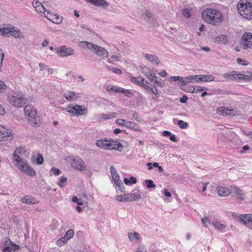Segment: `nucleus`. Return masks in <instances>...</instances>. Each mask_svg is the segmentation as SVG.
<instances>
[{"label":"nucleus","mask_w":252,"mask_h":252,"mask_svg":"<svg viewBox=\"0 0 252 252\" xmlns=\"http://www.w3.org/2000/svg\"><path fill=\"white\" fill-rule=\"evenodd\" d=\"M64 96L69 101L75 100L78 98L75 93L72 91L66 92L64 94Z\"/></svg>","instance_id":"412c9836"},{"label":"nucleus","mask_w":252,"mask_h":252,"mask_svg":"<svg viewBox=\"0 0 252 252\" xmlns=\"http://www.w3.org/2000/svg\"><path fill=\"white\" fill-rule=\"evenodd\" d=\"M178 125L181 128L185 129L188 126V124L187 122H184L182 120H179L178 121Z\"/></svg>","instance_id":"4c0bfd02"},{"label":"nucleus","mask_w":252,"mask_h":252,"mask_svg":"<svg viewBox=\"0 0 252 252\" xmlns=\"http://www.w3.org/2000/svg\"><path fill=\"white\" fill-rule=\"evenodd\" d=\"M57 54L61 57H67L73 54V50L70 48H66L65 46L56 49Z\"/></svg>","instance_id":"9d476101"},{"label":"nucleus","mask_w":252,"mask_h":252,"mask_svg":"<svg viewBox=\"0 0 252 252\" xmlns=\"http://www.w3.org/2000/svg\"><path fill=\"white\" fill-rule=\"evenodd\" d=\"M24 114L28 116V122L32 126H38L40 124V119L37 115V110L30 105L24 107Z\"/></svg>","instance_id":"20e7f679"},{"label":"nucleus","mask_w":252,"mask_h":252,"mask_svg":"<svg viewBox=\"0 0 252 252\" xmlns=\"http://www.w3.org/2000/svg\"><path fill=\"white\" fill-rule=\"evenodd\" d=\"M4 54L1 49H0V71L2 64V61L3 60Z\"/></svg>","instance_id":"09e8293b"},{"label":"nucleus","mask_w":252,"mask_h":252,"mask_svg":"<svg viewBox=\"0 0 252 252\" xmlns=\"http://www.w3.org/2000/svg\"><path fill=\"white\" fill-rule=\"evenodd\" d=\"M0 135H1L0 137L2 141L6 140L7 137L13 136L12 130L7 129L4 127H3V130H1V131H0Z\"/></svg>","instance_id":"4468645a"},{"label":"nucleus","mask_w":252,"mask_h":252,"mask_svg":"<svg viewBox=\"0 0 252 252\" xmlns=\"http://www.w3.org/2000/svg\"><path fill=\"white\" fill-rule=\"evenodd\" d=\"M86 1L95 6L102 7L103 8H106L108 5V3L105 0H86Z\"/></svg>","instance_id":"ddd939ff"},{"label":"nucleus","mask_w":252,"mask_h":252,"mask_svg":"<svg viewBox=\"0 0 252 252\" xmlns=\"http://www.w3.org/2000/svg\"><path fill=\"white\" fill-rule=\"evenodd\" d=\"M139 69L140 71L145 74L149 79H150V77L149 76V71L150 69L148 68L146 66H140Z\"/></svg>","instance_id":"2f4dec72"},{"label":"nucleus","mask_w":252,"mask_h":252,"mask_svg":"<svg viewBox=\"0 0 252 252\" xmlns=\"http://www.w3.org/2000/svg\"><path fill=\"white\" fill-rule=\"evenodd\" d=\"M238 76H240L239 74H238L236 71H231L228 73H225L224 74V77L227 79L236 80L238 79Z\"/></svg>","instance_id":"5701e85b"},{"label":"nucleus","mask_w":252,"mask_h":252,"mask_svg":"<svg viewBox=\"0 0 252 252\" xmlns=\"http://www.w3.org/2000/svg\"><path fill=\"white\" fill-rule=\"evenodd\" d=\"M68 240L69 239L65 237V236L64 235L63 238L61 239L60 241H57V245L58 246H60V244L61 243V242H63V244H65L66 243Z\"/></svg>","instance_id":"603ef678"},{"label":"nucleus","mask_w":252,"mask_h":252,"mask_svg":"<svg viewBox=\"0 0 252 252\" xmlns=\"http://www.w3.org/2000/svg\"><path fill=\"white\" fill-rule=\"evenodd\" d=\"M144 56L152 63H155L156 64H158L160 63V61L158 58L156 56L152 54H145Z\"/></svg>","instance_id":"a211bd4d"},{"label":"nucleus","mask_w":252,"mask_h":252,"mask_svg":"<svg viewBox=\"0 0 252 252\" xmlns=\"http://www.w3.org/2000/svg\"><path fill=\"white\" fill-rule=\"evenodd\" d=\"M145 181L148 188H154L156 187V185L154 184V182L152 180H146Z\"/></svg>","instance_id":"58836bf2"},{"label":"nucleus","mask_w":252,"mask_h":252,"mask_svg":"<svg viewBox=\"0 0 252 252\" xmlns=\"http://www.w3.org/2000/svg\"><path fill=\"white\" fill-rule=\"evenodd\" d=\"M205 78L206 77L204 75H195L194 77V80L197 82L204 81Z\"/></svg>","instance_id":"e433bc0d"},{"label":"nucleus","mask_w":252,"mask_h":252,"mask_svg":"<svg viewBox=\"0 0 252 252\" xmlns=\"http://www.w3.org/2000/svg\"><path fill=\"white\" fill-rule=\"evenodd\" d=\"M156 84L159 87H162L165 85L164 81L161 78H158V80H156Z\"/></svg>","instance_id":"49530a36"},{"label":"nucleus","mask_w":252,"mask_h":252,"mask_svg":"<svg viewBox=\"0 0 252 252\" xmlns=\"http://www.w3.org/2000/svg\"><path fill=\"white\" fill-rule=\"evenodd\" d=\"M45 17L50 21L57 24H60L62 21V17L57 14L54 15H50V17H48V16L46 15L45 14Z\"/></svg>","instance_id":"dca6fc26"},{"label":"nucleus","mask_w":252,"mask_h":252,"mask_svg":"<svg viewBox=\"0 0 252 252\" xmlns=\"http://www.w3.org/2000/svg\"><path fill=\"white\" fill-rule=\"evenodd\" d=\"M234 192L237 196V199L239 200L242 201L245 199V194L242 189L237 187L234 188Z\"/></svg>","instance_id":"aec40b11"},{"label":"nucleus","mask_w":252,"mask_h":252,"mask_svg":"<svg viewBox=\"0 0 252 252\" xmlns=\"http://www.w3.org/2000/svg\"><path fill=\"white\" fill-rule=\"evenodd\" d=\"M124 197H125V194L121 195H117L115 197V198L117 201H118L119 202H123V201H125Z\"/></svg>","instance_id":"bf43d9fd"},{"label":"nucleus","mask_w":252,"mask_h":252,"mask_svg":"<svg viewBox=\"0 0 252 252\" xmlns=\"http://www.w3.org/2000/svg\"><path fill=\"white\" fill-rule=\"evenodd\" d=\"M135 252H147V251L144 245H140Z\"/></svg>","instance_id":"de8ad7c7"},{"label":"nucleus","mask_w":252,"mask_h":252,"mask_svg":"<svg viewBox=\"0 0 252 252\" xmlns=\"http://www.w3.org/2000/svg\"><path fill=\"white\" fill-rule=\"evenodd\" d=\"M183 14L186 18H189L190 16V13L189 10L186 8L183 9Z\"/></svg>","instance_id":"3c124183"},{"label":"nucleus","mask_w":252,"mask_h":252,"mask_svg":"<svg viewBox=\"0 0 252 252\" xmlns=\"http://www.w3.org/2000/svg\"><path fill=\"white\" fill-rule=\"evenodd\" d=\"M107 142L108 140H106V139L104 140L100 139L96 141V145L104 149H107Z\"/></svg>","instance_id":"bb28decb"},{"label":"nucleus","mask_w":252,"mask_h":252,"mask_svg":"<svg viewBox=\"0 0 252 252\" xmlns=\"http://www.w3.org/2000/svg\"><path fill=\"white\" fill-rule=\"evenodd\" d=\"M239 75L240 76H238V79L239 80H243L245 81L248 82H250L252 80V73L250 72H247V74L245 75L239 74Z\"/></svg>","instance_id":"393cba45"},{"label":"nucleus","mask_w":252,"mask_h":252,"mask_svg":"<svg viewBox=\"0 0 252 252\" xmlns=\"http://www.w3.org/2000/svg\"><path fill=\"white\" fill-rule=\"evenodd\" d=\"M188 97L187 95H184L182 97L180 98V102L181 103H186Z\"/></svg>","instance_id":"774afa93"},{"label":"nucleus","mask_w":252,"mask_h":252,"mask_svg":"<svg viewBox=\"0 0 252 252\" xmlns=\"http://www.w3.org/2000/svg\"><path fill=\"white\" fill-rule=\"evenodd\" d=\"M35 10L37 12H43L44 15L45 14V12L46 11L45 8L42 4L39 5L38 8H36Z\"/></svg>","instance_id":"a18cd8bd"},{"label":"nucleus","mask_w":252,"mask_h":252,"mask_svg":"<svg viewBox=\"0 0 252 252\" xmlns=\"http://www.w3.org/2000/svg\"><path fill=\"white\" fill-rule=\"evenodd\" d=\"M128 236L131 241L137 240L140 237V235L138 232L128 233Z\"/></svg>","instance_id":"c756f323"},{"label":"nucleus","mask_w":252,"mask_h":252,"mask_svg":"<svg viewBox=\"0 0 252 252\" xmlns=\"http://www.w3.org/2000/svg\"><path fill=\"white\" fill-rule=\"evenodd\" d=\"M132 117H133V118L135 120H136L137 121H138L139 122H141L143 121V120L142 119L141 117H139L138 116L137 113H133Z\"/></svg>","instance_id":"864d4df0"},{"label":"nucleus","mask_w":252,"mask_h":252,"mask_svg":"<svg viewBox=\"0 0 252 252\" xmlns=\"http://www.w3.org/2000/svg\"><path fill=\"white\" fill-rule=\"evenodd\" d=\"M118 187L119 189L122 192H126L125 190V187L122 181L119 182L117 184H115Z\"/></svg>","instance_id":"79ce46f5"},{"label":"nucleus","mask_w":252,"mask_h":252,"mask_svg":"<svg viewBox=\"0 0 252 252\" xmlns=\"http://www.w3.org/2000/svg\"><path fill=\"white\" fill-rule=\"evenodd\" d=\"M149 76L150 77V80L151 79V78H158V76H156V73L152 70L150 69L149 71Z\"/></svg>","instance_id":"5fc2aeb1"},{"label":"nucleus","mask_w":252,"mask_h":252,"mask_svg":"<svg viewBox=\"0 0 252 252\" xmlns=\"http://www.w3.org/2000/svg\"><path fill=\"white\" fill-rule=\"evenodd\" d=\"M148 85H149V83L146 81L145 83H144V82H143V84L141 85V87H143L146 90L150 91V89H151V88Z\"/></svg>","instance_id":"052dcab7"},{"label":"nucleus","mask_w":252,"mask_h":252,"mask_svg":"<svg viewBox=\"0 0 252 252\" xmlns=\"http://www.w3.org/2000/svg\"><path fill=\"white\" fill-rule=\"evenodd\" d=\"M74 231L73 230L70 229L68 230L65 234V237L67 238L68 239L72 238L74 235Z\"/></svg>","instance_id":"37998d69"},{"label":"nucleus","mask_w":252,"mask_h":252,"mask_svg":"<svg viewBox=\"0 0 252 252\" xmlns=\"http://www.w3.org/2000/svg\"><path fill=\"white\" fill-rule=\"evenodd\" d=\"M13 244L14 243L11 241L10 239L9 238L4 237V238H2V245L1 248H3L7 246H10Z\"/></svg>","instance_id":"c85d7f7f"},{"label":"nucleus","mask_w":252,"mask_h":252,"mask_svg":"<svg viewBox=\"0 0 252 252\" xmlns=\"http://www.w3.org/2000/svg\"><path fill=\"white\" fill-rule=\"evenodd\" d=\"M22 203L27 204H34L37 203L35 199L30 195H26L21 199Z\"/></svg>","instance_id":"f3484780"},{"label":"nucleus","mask_w":252,"mask_h":252,"mask_svg":"<svg viewBox=\"0 0 252 252\" xmlns=\"http://www.w3.org/2000/svg\"><path fill=\"white\" fill-rule=\"evenodd\" d=\"M71 165L77 170L83 171L85 169L84 162L80 158H76L73 160Z\"/></svg>","instance_id":"9b49d317"},{"label":"nucleus","mask_w":252,"mask_h":252,"mask_svg":"<svg viewBox=\"0 0 252 252\" xmlns=\"http://www.w3.org/2000/svg\"><path fill=\"white\" fill-rule=\"evenodd\" d=\"M11 27V25L5 24L0 25V33L3 35L9 36L11 30H12Z\"/></svg>","instance_id":"f8f14e48"},{"label":"nucleus","mask_w":252,"mask_h":252,"mask_svg":"<svg viewBox=\"0 0 252 252\" xmlns=\"http://www.w3.org/2000/svg\"><path fill=\"white\" fill-rule=\"evenodd\" d=\"M237 63L239 64H241V65H246L247 64V63H246L245 62H246V60H243V59L240 58H237Z\"/></svg>","instance_id":"e2e57ef3"},{"label":"nucleus","mask_w":252,"mask_h":252,"mask_svg":"<svg viewBox=\"0 0 252 252\" xmlns=\"http://www.w3.org/2000/svg\"><path fill=\"white\" fill-rule=\"evenodd\" d=\"M19 248L20 246L19 245L13 244L2 248V252H11L12 250L15 251Z\"/></svg>","instance_id":"b1692460"},{"label":"nucleus","mask_w":252,"mask_h":252,"mask_svg":"<svg viewBox=\"0 0 252 252\" xmlns=\"http://www.w3.org/2000/svg\"><path fill=\"white\" fill-rule=\"evenodd\" d=\"M125 122V120L124 119H118L115 121L117 125H118L119 126H124V124H125V123H124Z\"/></svg>","instance_id":"338daca9"},{"label":"nucleus","mask_w":252,"mask_h":252,"mask_svg":"<svg viewBox=\"0 0 252 252\" xmlns=\"http://www.w3.org/2000/svg\"><path fill=\"white\" fill-rule=\"evenodd\" d=\"M202 18L205 22L213 26H218L223 21L221 13L213 8H207L203 11Z\"/></svg>","instance_id":"f03ea898"},{"label":"nucleus","mask_w":252,"mask_h":252,"mask_svg":"<svg viewBox=\"0 0 252 252\" xmlns=\"http://www.w3.org/2000/svg\"><path fill=\"white\" fill-rule=\"evenodd\" d=\"M242 43L244 46V49L252 48V33L245 32L242 37Z\"/></svg>","instance_id":"6e6552de"},{"label":"nucleus","mask_w":252,"mask_h":252,"mask_svg":"<svg viewBox=\"0 0 252 252\" xmlns=\"http://www.w3.org/2000/svg\"><path fill=\"white\" fill-rule=\"evenodd\" d=\"M25 153H26V151L24 148L19 147L16 148L13 155L14 164L20 171L25 174L31 177L35 176L36 175L35 170L28 163L26 160L22 159L18 155V154H21Z\"/></svg>","instance_id":"f257e3e1"},{"label":"nucleus","mask_w":252,"mask_h":252,"mask_svg":"<svg viewBox=\"0 0 252 252\" xmlns=\"http://www.w3.org/2000/svg\"><path fill=\"white\" fill-rule=\"evenodd\" d=\"M110 172L111 174L112 178L115 183V184H117L119 182L121 181L120 180V176L118 173L117 172L115 167L111 165L110 167Z\"/></svg>","instance_id":"2eb2a0df"},{"label":"nucleus","mask_w":252,"mask_h":252,"mask_svg":"<svg viewBox=\"0 0 252 252\" xmlns=\"http://www.w3.org/2000/svg\"><path fill=\"white\" fill-rule=\"evenodd\" d=\"M8 101L14 107H21L26 104L28 99L24 94L15 93L8 95Z\"/></svg>","instance_id":"39448f33"},{"label":"nucleus","mask_w":252,"mask_h":252,"mask_svg":"<svg viewBox=\"0 0 252 252\" xmlns=\"http://www.w3.org/2000/svg\"><path fill=\"white\" fill-rule=\"evenodd\" d=\"M237 9L240 14L244 18L252 19V3L248 0H241L237 4Z\"/></svg>","instance_id":"7ed1b4c3"},{"label":"nucleus","mask_w":252,"mask_h":252,"mask_svg":"<svg viewBox=\"0 0 252 252\" xmlns=\"http://www.w3.org/2000/svg\"><path fill=\"white\" fill-rule=\"evenodd\" d=\"M11 29H12V30H11V32H10L9 35H12L15 37H20V32L18 30H16L14 27L12 26Z\"/></svg>","instance_id":"c9c22d12"},{"label":"nucleus","mask_w":252,"mask_h":252,"mask_svg":"<svg viewBox=\"0 0 252 252\" xmlns=\"http://www.w3.org/2000/svg\"><path fill=\"white\" fill-rule=\"evenodd\" d=\"M51 172H52L55 175H59L61 173V172L59 170V169L58 168H56L55 167H52L51 169Z\"/></svg>","instance_id":"6e6d98bb"},{"label":"nucleus","mask_w":252,"mask_h":252,"mask_svg":"<svg viewBox=\"0 0 252 252\" xmlns=\"http://www.w3.org/2000/svg\"><path fill=\"white\" fill-rule=\"evenodd\" d=\"M72 201V202H74L75 203H77L79 205H81L83 204V203L82 202H79L78 201H79V199L78 198L76 197V196H73L72 198V199H71Z\"/></svg>","instance_id":"69168bd1"},{"label":"nucleus","mask_w":252,"mask_h":252,"mask_svg":"<svg viewBox=\"0 0 252 252\" xmlns=\"http://www.w3.org/2000/svg\"><path fill=\"white\" fill-rule=\"evenodd\" d=\"M67 111L69 113L74 115H83L85 114L83 112L86 111V109L83 106L75 105L74 106H72L71 105H69L67 108Z\"/></svg>","instance_id":"0eeeda50"},{"label":"nucleus","mask_w":252,"mask_h":252,"mask_svg":"<svg viewBox=\"0 0 252 252\" xmlns=\"http://www.w3.org/2000/svg\"><path fill=\"white\" fill-rule=\"evenodd\" d=\"M116 116L117 113L115 112H112L109 114H102V119L104 120H107L115 118Z\"/></svg>","instance_id":"72a5a7b5"},{"label":"nucleus","mask_w":252,"mask_h":252,"mask_svg":"<svg viewBox=\"0 0 252 252\" xmlns=\"http://www.w3.org/2000/svg\"><path fill=\"white\" fill-rule=\"evenodd\" d=\"M36 162L37 164H41L43 162V158L41 154H38Z\"/></svg>","instance_id":"c03bdc74"},{"label":"nucleus","mask_w":252,"mask_h":252,"mask_svg":"<svg viewBox=\"0 0 252 252\" xmlns=\"http://www.w3.org/2000/svg\"><path fill=\"white\" fill-rule=\"evenodd\" d=\"M107 149L115 150L118 151H122L123 149V145L118 141H114L112 139L108 140Z\"/></svg>","instance_id":"1a4fd4ad"},{"label":"nucleus","mask_w":252,"mask_h":252,"mask_svg":"<svg viewBox=\"0 0 252 252\" xmlns=\"http://www.w3.org/2000/svg\"><path fill=\"white\" fill-rule=\"evenodd\" d=\"M81 43L83 44L84 47H86L87 48L90 49L98 56H102L103 58L108 57V52L103 47H99L91 42L86 41L81 42Z\"/></svg>","instance_id":"423d86ee"},{"label":"nucleus","mask_w":252,"mask_h":252,"mask_svg":"<svg viewBox=\"0 0 252 252\" xmlns=\"http://www.w3.org/2000/svg\"><path fill=\"white\" fill-rule=\"evenodd\" d=\"M213 224L219 230H222L225 228V225L218 221H213Z\"/></svg>","instance_id":"f704fd0d"},{"label":"nucleus","mask_w":252,"mask_h":252,"mask_svg":"<svg viewBox=\"0 0 252 252\" xmlns=\"http://www.w3.org/2000/svg\"><path fill=\"white\" fill-rule=\"evenodd\" d=\"M32 4L33 6L35 8V9H36L38 8V6L41 5V3L39 2V1L38 0H35L32 2Z\"/></svg>","instance_id":"680f3d73"},{"label":"nucleus","mask_w":252,"mask_h":252,"mask_svg":"<svg viewBox=\"0 0 252 252\" xmlns=\"http://www.w3.org/2000/svg\"><path fill=\"white\" fill-rule=\"evenodd\" d=\"M107 67L109 70L113 71V72L116 74H121L122 73V71L120 69L116 68L112 66H107Z\"/></svg>","instance_id":"a19ab883"},{"label":"nucleus","mask_w":252,"mask_h":252,"mask_svg":"<svg viewBox=\"0 0 252 252\" xmlns=\"http://www.w3.org/2000/svg\"><path fill=\"white\" fill-rule=\"evenodd\" d=\"M226 36L224 35H220L217 36L215 39V42L218 43H224Z\"/></svg>","instance_id":"473e14b6"},{"label":"nucleus","mask_w":252,"mask_h":252,"mask_svg":"<svg viewBox=\"0 0 252 252\" xmlns=\"http://www.w3.org/2000/svg\"><path fill=\"white\" fill-rule=\"evenodd\" d=\"M171 80L176 81H181L183 80V77L181 76H171L170 77Z\"/></svg>","instance_id":"4d7b16f0"},{"label":"nucleus","mask_w":252,"mask_h":252,"mask_svg":"<svg viewBox=\"0 0 252 252\" xmlns=\"http://www.w3.org/2000/svg\"><path fill=\"white\" fill-rule=\"evenodd\" d=\"M6 88V86L4 83L2 81L0 80V91L2 92V90H4Z\"/></svg>","instance_id":"0e129e2a"},{"label":"nucleus","mask_w":252,"mask_h":252,"mask_svg":"<svg viewBox=\"0 0 252 252\" xmlns=\"http://www.w3.org/2000/svg\"><path fill=\"white\" fill-rule=\"evenodd\" d=\"M201 222L204 226L207 227V223L209 222V219L207 217H205L201 219Z\"/></svg>","instance_id":"8fccbe9b"},{"label":"nucleus","mask_w":252,"mask_h":252,"mask_svg":"<svg viewBox=\"0 0 252 252\" xmlns=\"http://www.w3.org/2000/svg\"><path fill=\"white\" fill-rule=\"evenodd\" d=\"M132 193L125 194L124 200L126 202H130L133 201Z\"/></svg>","instance_id":"ea45409f"},{"label":"nucleus","mask_w":252,"mask_h":252,"mask_svg":"<svg viewBox=\"0 0 252 252\" xmlns=\"http://www.w3.org/2000/svg\"><path fill=\"white\" fill-rule=\"evenodd\" d=\"M196 91V89L194 86L192 87H189L187 89H186V92L189 93H193L195 92Z\"/></svg>","instance_id":"13d9d810"},{"label":"nucleus","mask_w":252,"mask_h":252,"mask_svg":"<svg viewBox=\"0 0 252 252\" xmlns=\"http://www.w3.org/2000/svg\"><path fill=\"white\" fill-rule=\"evenodd\" d=\"M217 110L218 112L221 115H229V114H230V111H229V109H227L224 107H218Z\"/></svg>","instance_id":"cd10ccee"},{"label":"nucleus","mask_w":252,"mask_h":252,"mask_svg":"<svg viewBox=\"0 0 252 252\" xmlns=\"http://www.w3.org/2000/svg\"><path fill=\"white\" fill-rule=\"evenodd\" d=\"M124 126L129 128L131 129H133L136 131H139L141 130V129L136 124L131 122H127L125 123V124H124Z\"/></svg>","instance_id":"4be33fe9"},{"label":"nucleus","mask_w":252,"mask_h":252,"mask_svg":"<svg viewBox=\"0 0 252 252\" xmlns=\"http://www.w3.org/2000/svg\"><path fill=\"white\" fill-rule=\"evenodd\" d=\"M218 193L221 196H227L230 194L231 191L227 188L221 187L218 188Z\"/></svg>","instance_id":"6ab92c4d"},{"label":"nucleus","mask_w":252,"mask_h":252,"mask_svg":"<svg viewBox=\"0 0 252 252\" xmlns=\"http://www.w3.org/2000/svg\"><path fill=\"white\" fill-rule=\"evenodd\" d=\"M124 183L128 185L130 184H136L137 182V179L134 177H130L129 179H128L127 178H126L124 180Z\"/></svg>","instance_id":"7c9ffc66"},{"label":"nucleus","mask_w":252,"mask_h":252,"mask_svg":"<svg viewBox=\"0 0 252 252\" xmlns=\"http://www.w3.org/2000/svg\"><path fill=\"white\" fill-rule=\"evenodd\" d=\"M130 80L131 82L132 83L139 85L140 86H141L142 84H143V82H144V79L142 77H132L130 78Z\"/></svg>","instance_id":"a878e982"}]
</instances>
